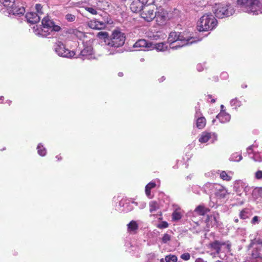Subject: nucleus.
Listing matches in <instances>:
<instances>
[{"label": "nucleus", "instance_id": "24", "mask_svg": "<svg viewBox=\"0 0 262 262\" xmlns=\"http://www.w3.org/2000/svg\"><path fill=\"white\" fill-rule=\"evenodd\" d=\"M211 138V135L210 133L203 132L200 137L199 141L202 143H206Z\"/></svg>", "mask_w": 262, "mask_h": 262}, {"label": "nucleus", "instance_id": "2", "mask_svg": "<svg viewBox=\"0 0 262 262\" xmlns=\"http://www.w3.org/2000/svg\"><path fill=\"white\" fill-rule=\"evenodd\" d=\"M237 2L243 10L248 13L253 15L262 13V4L259 0H237Z\"/></svg>", "mask_w": 262, "mask_h": 262}, {"label": "nucleus", "instance_id": "27", "mask_svg": "<svg viewBox=\"0 0 262 262\" xmlns=\"http://www.w3.org/2000/svg\"><path fill=\"white\" fill-rule=\"evenodd\" d=\"M155 46L156 50L159 51H166L168 48V46L166 43L165 42H160L156 43Z\"/></svg>", "mask_w": 262, "mask_h": 262}, {"label": "nucleus", "instance_id": "11", "mask_svg": "<svg viewBox=\"0 0 262 262\" xmlns=\"http://www.w3.org/2000/svg\"><path fill=\"white\" fill-rule=\"evenodd\" d=\"M179 40L178 41H180L182 42V45H177L176 46H173L171 47L172 49H177L178 47H181L184 45H188L189 43H192L193 41H190L192 38L187 36L186 34L184 32L180 33L179 32Z\"/></svg>", "mask_w": 262, "mask_h": 262}, {"label": "nucleus", "instance_id": "4", "mask_svg": "<svg viewBox=\"0 0 262 262\" xmlns=\"http://www.w3.org/2000/svg\"><path fill=\"white\" fill-rule=\"evenodd\" d=\"M234 12L233 8L230 5L219 4L216 5L214 13L216 17L223 18L232 15Z\"/></svg>", "mask_w": 262, "mask_h": 262}, {"label": "nucleus", "instance_id": "30", "mask_svg": "<svg viewBox=\"0 0 262 262\" xmlns=\"http://www.w3.org/2000/svg\"><path fill=\"white\" fill-rule=\"evenodd\" d=\"M97 36L99 39L104 40L105 43L107 39H110L108 33L106 32H99L97 33Z\"/></svg>", "mask_w": 262, "mask_h": 262}, {"label": "nucleus", "instance_id": "22", "mask_svg": "<svg viewBox=\"0 0 262 262\" xmlns=\"http://www.w3.org/2000/svg\"><path fill=\"white\" fill-rule=\"evenodd\" d=\"M179 32H171L169 35L168 41L170 43H173L179 40Z\"/></svg>", "mask_w": 262, "mask_h": 262}, {"label": "nucleus", "instance_id": "16", "mask_svg": "<svg viewBox=\"0 0 262 262\" xmlns=\"http://www.w3.org/2000/svg\"><path fill=\"white\" fill-rule=\"evenodd\" d=\"M246 103V100L243 98L239 100L238 98H235L230 101L231 106L234 107L235 109H237L238 108L243 106L244 104V103Z\"/></svg>", "mask_w": 262, "mask_h": 262}, {"label": "nucleus", "instance_id": "20", "mask_svg": "<svg viewBox=\"0 0 262 262\" xmlns=\"http://www.w3.org/2000/svg\"><path fill=\"white\" fill-rule=\"evenodd\" d=\"M93 53V48L91 46H85L81 51L80 55L83 57H87L92 55Z\"/></svg>", "mask_w": 262, "mask_h": 262}, {"label": "nucleus", "instance_id": "9", "mask_svg": "<svg viewBox=\"0 0 262 262\" xmlns=\"http://www.w3.org/2000/svg\"><path fill=\"white\" fill-rule=\"evenodd\" d=\"M110 20H107L105 21H98L96 19L89 20L88 22V26L91 29L95 30H101L105 29L107 24L110 23Z\"/></svg>", "mask_w": 262, "mask_h": 262}, {"label": "nucleus", "instance_id": "14", "mask_svg": "<svg viewBox=\"0 0 262 262\" xmlns=\"http://www.w3.org/2000/svg\"><path fill=\"white\" fill-rule=\"evenodd\" d=\"M139 0H134L130 4V10L134 13H141L143 7L145 5H143Z\"/></svg>", "mask_w": 262, "mask_h": 262}, {"label": "nucleus", "instance_id": "7", "mask_svg": "<svg viewBox=\"0 0 262 262\" xmlns=\"http://www.w3.org/2000/svg\"><path fill=\"white\" fill-rule=\"evenodd\" d=\"M156 16L155 17L157 23L159 25H163L166 24L168 19V12L163 8L160 7L156 11Z\"/></svg>", "mask_w": 262, "mask_h": 262}, {"label": "nucleus", "instance_id": "29", "mask_svg": "<svg viewBox=\"0 0 262 262\" xmlns=\"http://www.w3.org/2000/svg\"><path fill=\"white\" fill-rule=\"evenodd\" d=\"M226 194H227V191L225 189H224L223 188H222L221 189H219L215 192V195L220 199L225 198L226 197Z\"/></svg>", "mask_w": 262, "mask_h": 262}, {"label": "nucleus", "instance_id": "41", "mask_svg": "<svg viewBox=\"0 0 262 262\" xmlns=\"http://www.w3.org/2000/svg\"><path fill=\"white\" fill-rule=\"evenodd\" d=\"M35 9L37 12V14H38L39 15H41L43 14V11H42V6L40 4H36L35 5Z\"/></svg>", "mask_w": 262, "mask_h": 262}, {"label": "nucleus", "instance_id": "15", "mask_svg": "<svg viewBox=\"0 0 262 262\" xmlns=\"http://www.w3.org/2000/svg\"><path fill=\"white\" fill-rule=\"evenodd\" d=\"M26 18L28 22L31 24H36L39 21L40 19V16L38 14L35 12H28L26 14Z\"/></svg>", "mask_w": 262, "mask_h": 262}, {"label": "nucleus", "instance_id": "45", "mask_svg": "<svg viewBox=\"0 0 262 262\" xmlns=\"http://www.w3.org/2000/svg\"><path fill=\"white\" fill-rule=\"evenodd\" d=\"M180 257L184 260H188L190 258V254L188 252L184 253L181 255Z\"/></svg>", "mask_w": 262, "mask_h": 262}, {"label": "nucleus", "instance_id": "17", "mask_svg": "<svg viewBox=\"0 0 262 262\" xmlns=\"http://www.w3.org/2000/svg\"><path fill=\"white\" fill-rule=\"evenodd\" d=\"M251 258L255 260V262H261L262 256L260 253V249L258 248H254L251 253Z\"/></svg>", "mask_w": 262, "mask_h": 262}, {"label": "nucleus", "instance_id": "51", "mask_svg": "<svg viewBox=\"0 0 262 262\" xmlns=\"http://www.w3.org/2000/svg\"><path fill=\"white\" fill-rule=\"evenodd\" d=\"M213 221H214V222L213 223V226L215 225L217 226H218V221L217 220L216 217L215 216H213Z\"/></svg>", "mask_w": 262, "mask_h": 262}, {"label": "nucleus", "instance_id": "37", "mask_svg": "<svg viewBox=\"0 0 262 262\" xmlns=\"http://www.w3.org/2000/svg\"><path fill=\"white\" fill-rule=\"evenodd\" d=\"M84 9L90 13L91 14L93 15H97V9H96L95 8L93 7V6L90 7H84Z\"/></svg>", "mask_w": 262, "mask_h": 262}, {"label": "nucleus", "instance_id": "10", "mask_svg": "<svg viewBox=\"0 0 262 262\" xmlns=\"http://www.w3.org/2000/svg\"><path fill=\"white\" fill-rule=\"evenodd\" d=\"M41 24L54 32H59L61 30V27L56 25L49 16H46L42 19Z\"/></svg>", "mask_w": 262, "mask_h": 262}, {"label": "nucleus", "instance_id": "12", "mask_svg": "<svg viewBox=\"0 0 262 262\" xmlns=\"http://www.w3.org/2000/svg\"><path fill=\"white\" fill-rule=\"evenodd\" d=\"M225 245V242H221L217 240H215L213 242L209 243L208 247L212 250H215L216 253L219 254L221 251L222 246Z\"/></svg>", "mask_w": 262, "mask_h": 262}, {"label": "nucleus", "instance_id": "43", "mask_svg": "<svg viewBox=\"0 0 262 262\" xmlns=\"http://www.w3.org/2000/svg\"><path fill=\"white\" fill-rule=\"evenodd\" d=\"M169 225L166 221H162L161 223L157 225V227L159 229L166 228L168 227Z\"/></svg>", "mask_w": 262, "mask_h": 262}, {"label": "nucleus", "instance_id": "53", "mask_svg": "<svg viewBox=\"0 0 262 262\" xmlns=\"http://www.w3.org/2000/svg\"><path fill=\"white\" fill-rule=\"evenodd\" d=\"M226 245V248L229 251H231V245L230 244H227Z\"/></svg>", "mask_w": 262, "mask_h": 262}, {"label": "nucleus", "instance_id": "31", "mask_svg": "<svg viewBox=\"0 0 262 262\" xmlns=\"http://www.w3.org/2000/svg\"><path fill=\"white\" fill-rule=\"evenodd\" d=\"M15 0H0V2L8 9L14 5Z\"/></svg>", "mask_w": 262, "mask_h": 262}, {"label": "nucleus", "instance_id": "32", "mask_svg": "<svg viewBox=\"0 0 262 262\" xmlns=\"http://www.w3.org/2000/svg\"><path fill=\"white\" fill-rule=\"evenodd\" d=\"M212 217V215H207L205 220L206 228L208 230L210 227H212L213 226L212 221H211Z\"/></svg>", "mask_w": 262, "mask_h": 262}, {"label": "nucleus", "instance_id": "40", "mask_svg": "<svg viewBox=\"0 0 262 262\" xmlns=\"http://www.w3.org/2000/svg\"><path fill=\"white\" fill-rule=\"evenodd\" d=\"M69 33L71 34H74L77 37H80L83 33L82 32L77 30V29H70L69 30Z\"/></svg>", "mask_w": 262, "mask_h": 262}, {"label": "nucleus", "instance_id": "57", "mask_svg": "<svg viewBox=\"0 0 262 262\" xmlns=\"http://www.w3.org/2000/svg\"><path fill=\"white\" fill-rule=\"evenodd\" d=\"M234 221L235 223H238V221H239V220H238V219L237 218H236V219H235L234 220Z\"/></svg>", "mask_w": 262, "mask_h": 262}, {"label": "nucleus", "instance_id": "8", "mask_svg": "<svg viewBox=\"0 0 262 262\" xmlns=\"http://www.w3.org/2000/svg\"><path fill=\"white\" fill-rule=\"evenodd\" d=\"M33 30L36 35L42 37H46L50 35L52 32H54L52 30L47 28L45 26L42 25V24L41 26L36 25L34 27Z\"/></svg>", "mask_w": 262, "mask_h": 262}, {"label": "nucleus", "instance_id": "55", "mask_svg": "<svg viewBox=\"0 0 262 262\" xmlns=\"http://www.w3.org/2000/svg\"><path fill=\"white\" fill-rule=\"evenodd\" d=\"M4 100V97H0V103H2Z\"/></svg>", "mask_w": 262, "mask_h": 262}, {"label": "nucleus", "instance_id": "1", "mask_svg": "<svg viewBox=\"0 0 262 262\" xmlns=\"http://www.w3.org/2000/svg\"><path fill=\"white\" fill-rule=\"evenodd\" d=\"M217 25V21L211 14H205L197 23L198 30L200 32H205L213 30Z\"/></svg>", "mask_w": 262, "mask_h": 262}, {"label": "nucleus", "instance_id": "44", "mask_svg": "<svg viewBox=\"0 0 262 262\" xmlns=\"http://www.w3.org/2000/svg\"><path fill=\"white\" fill-rule=\"evenodd\" d=\"M170 239H171L170 235L167 233H165L162 238V241L163 243L165 244V243H167L169 241H170Z\"/></svg>", "mask_w": 262, "mask_h": 262}, {"label": "nucleus", "instance_id": "47", "mask_svg": "<svg viewBox=\"0 0 262 262\" xmlns=\"http://www.w3.org/2000/svg\"><path fill=\"white\" fill-rule=\"evenodd\" d=\"M255 177L256 179L259 180L262 179V171L258 170L255 173Z\"/></svg>", "mask_w": 262, "mask_h": 262}, {"label": "nucleus", "instance_id": "6", "mask_svg": "<svg viewBox=\"0 0 262 262\" xmlns=\"http://www.w3.org/2000/svg\"><path fill=\"white\" fill-rule=\"evenodd\" d=\"M55 51L59 56L63 57L72 58L75 55V53L74 51L67 49L65 45L60 41H57L55 43Z\"/></svg>", "mask_w": 262, "mask_h": 262}, {"label": "nucleus", "instance_id": "38", "mask_svg": "<svg viewBox=\"0 0 262 262\" xmlns=\"http://www.w3.org/2000/svg\"><path fill=\"white\" fill-rule=\"evenodd\" d=\"M159 208L158 204L155 202H152L149 204V211L152 213Z\"/></svg>", "mask_w": 262, "mask_h": 262}, {"label": "nucleus", "instance_id": "54", "mask_svg": "<svg viewBox=\"0 0 262 262\" xmlns=\"http://www.w3.org/2000/svg\"><path fill=\"white\" fill-rule=\"evenodd\" d=\"M195 262H205V261L202 258H198L195 259Z\"/></svg>", "mask_w": 262, "mask_h": 262}, {"label": "nucleus", "instance_id": "18", "mask_svg": "<svg viewBox=\"0 0 262 262\" xmlns=\"http://www.w3.org/2000/svg\"><path fill=\"white\" fill-rule=\"evenodd\" d=\"M210 209L205 207L204 205H199L194 209V212L199 215L204 216L205 214L210 212Z\"/></svg>", "mask_w": 262, "mask_h": 262}, {"label": "nucleus", "instance_id": "25", "mask_svg": "<svg viewBox=\"0 0 262 262\" xmlns=\"http://www.w3.org/2000/svg\"><path fill=\"white\" fill-rule=\"evenodd\" d=\"M156 186V184L155 182H150L146 185L145 191V193H146V195L148 197H149L150 196L151 189L155 188Z\"/></svg>", "mask_w": 262, "mask_h": 262}, {"label": "nucleus", "instance_id": "49", "mask_svg": "<svg viewBox=\"0 0 262 262\" xmlns=\"http://www.w3.org/2000/svg\"><path fill=\"white\" fill-rule=\"evenodd\" d=\"M208 99H210L211 103H214L215 102V99L212 98V96L211 95H207Z\"/></svg>", "mask_w": 262, "mask_h": 262}, {"label": "nucleus", "instance_id": "36", "mask_svg": "<svg viewBox=\"0 0 262 262\" xmlns=\"http://www.w3.org/2000/svg\"><path fill=\"white\" fill-rule=\"evenodd\" d=\"M220 178L224 181H229L231 177L229 176L225 171H222L220 173Z\"/></svg>", "mask_w": 262, "mask_h": 262}, {"label": "nucleus", "instance_id": "42", "mask_svg": "<svg viewBox=\"0 0 262 262\" xmlns=\"http://www.w3.org/2000/svg\"><path fill=\"white\" fill-rule=\"evenodd\" d=\"M66 19L69 21V22H73L75 21L76 19V16L72 14L68 13L67 14L66 16Z\"/></svg>", "mask_w": 262, "mask_h": 262}, {"label": "nucleus", "instance_id": "34", "mask_svg": "<svg viewBox=\"0 0 262 262\" xmlns=\"http://www.w3.org/2000/svg\"><path fill=\"white\" fill-rule=\"evenodd\" d=\"M248 210L247 209H243L239 213V216L242 220H246L249 218L248 215Z\"/></svg>", "mask_w": 262, "mask_h": 262}, {"label": "nucleus", "instance_id": "21", "mask_svg": "<svg viewBox=\"0 0 262 262\" xmlns=\"http://www.w3.org/2000/svg\"><path fill=\"white\" fill-rule=\"evenodd\" d=\"M222 122L229 121L230 119V115L225 112H221L217 116Z\"/></svg>", "mask_w": 262, "mask_h": 262}, {"label": "nucleus", "instance_id": "39", "mask_svg": "<svg viewBox=\"0 0 262 262\" xmlns=\"http://www.w3.org/2000/svg\"><path fill=\"white\" fill-rule=\"evenodd\" d=\"M166 262H177V257L174 255H169L165 257Z\"/></svg>", "mask_w": 262, "mask_h": 262}, {"label": "nucleus", "instance_id": "52", "mask_svg": "<svg viewBox=\"0 0 262 262\" xmlns=\"http://www.w3.org/2000/svg\"><path fill=\"white\" fill-rule=\"evenodd\" d=\"M139 1L140 2V3L143 5H147L148 4H147V2H148V0H139Z\"/></svg>", "mask_w": 262, "mask_h": 262}, {"label": "nucleus", "instance_id": "13", "mask_svg": "<svg viewBox=\"0 0 262 262\" xmlns=\"http://www.w3.org/2000/svg\"><path fill=\"white\" fill-rule=\"evenodd\" d=\"M9 14H12L13 15H22L25 12V10L24 7H19L16 5L15 2H14V5L12 7H10L8 9Z\"/></svg>", "mask_w": 262, "mask_h": 262}, {"label": "nucleus", "instance_id": "23", "mask_svg": "<svg viewBox=\"0 0 262 262\" xmlns=\"http://www.w3.org/2000/svg\"><path fill=\"white\" fill-rule=\"evenodd\" d=\"M206 120L205 117H201L197 119L196 122V127L199 129H203L206 125Z\"/></svg>", "mask_w": 262, "mask_h": 262}, {"label": "nucleus", "instance_id": "58", "mask_svg": "<svg viewBox=\"0 0 262 262\" xmlns=\"http://www.w3.org/2000/svg\"><path fill=\"white\" fill-rule=\"evenodd\" d=\"M214 262H223L221 260H216Z\"/></svg>", "mask_w": 262, "mask_h": 262}, {"label": "nucleus", "instance_id": "5", "mask_svg": "<svg viewBox=\"0 0 262 262\" xmlns=\"http://www.w3.org/2000/svg\"><path fill=\"white\" fill-rule=\"evenodd\" d=\"M156 9V6L153 4L145 5L140 13L141 17L146 21H152L156 16L155 11Z\"/></svg>", "mask_w": 262, "mask_h": 262}, {"label": "nucleus", "instance_id": "26", "mask_svg": "<svg viewBox=\"0 0 262 262\" xmlns=\"http://www.w3.org/2000/svg\"><path fill=\"white\" fill-rule=\"evenodd\" d=\"M98 5H97L96 9L99 10L105 9L108 7V3L105 0H99Z\"/></svg>", "mask_w": 262, "mask_h": 262}, {"label": "nucleus", "instance_id": "50", "mask_svg": "<svg viewBox=\"0 0 262 262\" xmlns=\"http://www.w3.org/2000/svg\"><path fill=\"white\" fill-rule=\"evenodd\" d=\"M62 157L59 154L58 155H57L56 157H55V162H58V161H59L60 160H62Z\"/></svg>", "mask_w": 262, "mask_h": 262}, {"label": "nucleus", "instance_id": "46", "mask_svg": "<svg viewBox=\"0 0 262 262\" xmlns=\"http://www.w3.org/2000/svg\"><path fill=\"white\" fill-rule=\"evenodd\" d=\"M99 0H90L89 3V5L90 6H93V7L96 9L97 5H98Z\"/></svg>", "mask_w": 262, "mask_h": 262}, {"label": "nucleus", "instance_id": "19", "mask_svg": "<svg viewBox=\"0 0 262 262\" xmlns=\"http://www.w3.org/2000/svg\"><path fill=\"white\" fill-rule=\"evenodd\" d=\"M151 46V43L148 42L145 39H142L137 40L134 45V48H149Z\"/></svg>", "mask_w": 262, "mask_h": 262}, {"label": "nucleus", "instance_id": "33", "mask_svg": "<svg viewBox=\"0 0 262 262\" xmlns=\"http://www.w3.org/2000/svg\"><path fill=\"white\" fill-rule=\"evenodd\" d=\"M182 218V214L180 211L177 210H174L172 214V219L173 221H178Z\"/></svg>", "mask_w": 262, "mask_h": 262}, {"label": "nucleus", "instance_id": "48", "mask_svg": "<svg viewBox=\"0 0 262 262\" xmlns=\"http://www.w3.org/2000/svg\"><path fill=\"white\" fill-rule=\"evenodd\" d=\"M259 222V219L257 216H254L251 220V223L253 225H255L256 223H258Z\"/></svg>", "mask_w": 262, "mask_h": 262}, {"label": "nucleus", "instance_id": "28", "mask_svg": "<svg viewBox=\"0 0 262 262\" xmlns=\"http://www.w3.org/2000/svg\"><path fill=\"white\" fill-rule=\"evenodd\" d=\"M128 230L129 231H134L138 229V225L135 221H130L127 225Z\"/></svg>", "mask_w": 262, "mask_h": 262}, {"label": "nucleus", "instance_id": "35", "mask_svg": "<svg viewBox=\"0 0 262 262\" xmlns=\"http://www.w3.org/2000/svg\"><path fill=\"white\" fill-rule=\"evenodd\" d=\"M38 153L41 156H45L46 154V148L40 144H39L37 146Z\"/></svg>", "mask_w": 262, "mask_h": 262}, {"label": "nucleus", "instance_id": "56", "mask_svg": "<svg viewBox=\"0 0 262 262\" xmlns=\"http://www.w3.org/2000/svg\"><path fill=\"white\" fill-rule=\"evenodd\" d=\"M159 215L160 216V217L159 218V220H162V212H160Z\"/></svg>", "mask_w": 262, "mask_h": 262}, {"label": "nucleus", "instance_id": "3", "mask_svg": "<svg viewBox=\"0 0 262 262\" xmlns=\"http://www.w3.org/2000/svg\"><path fill=\"white\" fill-rule=\"evenodd\" d=\"M125 40L124 33L118 30H114L109 39L105 41V45L110 47L118 48L122 46Z\"/></svg>", "mask_w": 262, "mask_h": 262}]
</instances>
